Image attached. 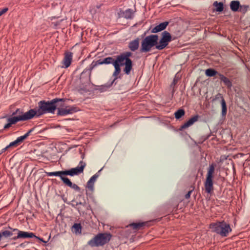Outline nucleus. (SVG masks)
<instances>
[{"label": "nucleus", "mask_w": 250, "mask_h": 250, "mask_svg": "<svg viewBox=\"0 0 250 250\" xmlns=\"http://www.w3.org/2000/svg\"><path fill=\"white\" fill-rule=\"evenodd\" d=\"M132 55V53L131 52L126 51L116 56V62L113 65L115 70L112 77H114V79L111 84H112L118 78H121V66H125L123 71L125 74L128 75L130 74L131 71L133 70V62L130 58Z\"/></svg>", "instance_id": "obj_1"}, {"label": "nucleus", "mask_w": 250, "mask_h": 250, "mask_svg": "<svg viewBox=\"0 0 250 250\" xmlns=\"http://www.w3.org/2000/svg\"><path fill=\"white\" fill-rule=\"evenodd\" d=\"M65 99L55 98L50 101H41L38 103V109H31L29 112L32 115L31 119L34 117H39L45 113H54L57 107L59 106V103L64 102Z\"/></svg>", "instance_id": "obj_2"}, {"label": "nucleus", "mask_w": 250, "mask_h": 250, "mask_svg": "<svg viewBox=\"0 0 250 250\" xmlns=\"http://www.w3.org/2000/svg\"><path fill=\"white\" fill-rule=\"evenodd\" d=\"M115 62H116V59L115 60L111 57L105 58L102 60H99L95 62H93L90 65L89 68L85 69L81 74L80 80L82 84V89H85L87 84L90 82L91 71L95 67L103 64H112L113 65Z\"/></svg>", "instance_id": "obj_3"}, {"label": "nucleus", "mask_w": 250, "mask_h": 250, "mask_svg": "<svg viewBox=\"0 0 250 250\" xmlns=\"http://www.w3.org/2000/svg\"><path fill=\"white\" fill-rule=\"evenodd\" d=\"M85 166V163L82 161H80L79 166L75 168H72L70 169L65 170L47 172V175L48 176H59L62 181L64 182L65 181L64 179L67 178V177H65L64 176L69 175L71 176H74L75 175H78L83 172L84 168Z\"/></svg>", "instance_id": "obj_4"}, {"label": "nucleus", "mask_w": 250, "mask_h": 250, "mask_svg": "<svg viewBox=\"0 0 250 250\" xmlns=\"http://www.w3.org/2000/svg\"><path fill=\"white\" fill-rule=\"evenodd\" d=\"M209 228L212 232L219 234L222 237L227 236L231 231L229 225L224 221L210 224Z\"/></svg>", "instance_id": "obj_5"}, {"label": "nucleus", "mask_w": 250, "mask_h": 250, "mask_svg": "<svg viewBox=\"0 0 250 250\" xmlns=\"http://www.w3.org/2000/svg\"><path fill=\"white\" fill-rule=\"evenodd\" d=\"M158 36L157 35H150L146 37L142 41L140 51L141 53H146L151 51L153 47L157 45L158 41Z\"/></svg>", "instance_id": "obj_6"}, {"label": "nucleus", "mask_w": 250, "mask_h": 250, "mask_svg": "<svg viewBox=\"0 0 250 250\" xmlns=\"http://www.w3.org/2000/svg\"><path fill=\"white\" fill-rule=\"evenodd\" d=\"M111 235L107 233H100L89 240L87 244L91 247L103 246L110 240Z\"/></svg>", "instance_id": "obj_7"}, {"label": "nucleus", "mask_w": 250, "mask_h": 250, "mask_svg": "<svg viewBox=\"0 0 250 250\" xmlns=\"http://www.w3.org/2000/svg\"><path fill=\"white\" fill-rule=\"evenodd\" d=\"M216 166L215 163H212L209 165L208 169L206 178L204 183L205 191L208 193H210L214 189L213 178Z\"/></svg>", "instance_id": "obj_8"}, {"label": "nucleus", "mask_w": 250, "mask_h": 250, "mask_svg": "<svg viewBox=\"0 0 250 250\" xmlns=\"http://www.w3.org/2000/svg\"><path fill=\"white\" fill-rule=\"evenodd\" d=\"M58 115L66 116L76 112L78 110L75 106H66L64 107V102H60L59 106L57 107Z\"/></svg>", "instance_id": "obj_9"}, {"label": "nucleus", "mask_w": 250, "mask_h": 250, "mask_svg": "<svg viewBox=\"0 0 250 250\" xmlns=\"http://www.w3.org/2000/svg\"><path fill=\"white\" fill-rule=\"evenodd\" d=\"M171 41L172 37L170 34L167 31L163 32L159 42L157 41L158 45L156 46V49L159 50L164 49Z\"/></svg>", "instance_id": "obj_10"}, {"label": "nucleus", "mask_w": 250, "mask_h": 250, "mask_svg": "<svg viewBox=\"0 0 250 250\" xmlns=\"http://www.w3.org/2000/svg\"><path fill=\"white\" fill-rule=\"evenodd\" d=\"M31 114L29 112V111H27L24 113V114L14 116L11 118H9L7 119V122H9L11 125H14L16 124L17 122L19 121H25L31 119Z\"/></svg>", "instance_id": "obj_11"}, {"label": "nucleus", "mask_w": 250, "mask_h": 250, "mask_svg": "<svg viewBox=\"0 0 250 250\" xmlns=\"http://www.w3.org/2000/svg\"><path fill=\"white\" fill-rule=\"evenodd\" d=\"M10 229L13 230V231L17 232V236L13 237L12 239L13 240H16L19 238H33L36 237L37 236L35 235V234L32 232H28L26 231H22L19 230L17 229H13L12 228L9 227Z\"/></svg>", "instance_id": "obj_12"}, {"label": "nucleus", "mask_w": 250, "mask_h": 250, "mask_svg": "<svg viewBox=\"0 0 250 250\" xmlns=\"http://www.w3.org/2000/svg\"><path fill=\"white\" fill-rule=\"evenodd\" d=\"M64 57L62 60V63L64 68L68 67L71 63L73 54L71 52L67 51L64 54Z\"/></svg>", "instance_id": "obj_13"}, {"label": "nucleus", "mask_w": 250, "mask_h": 250, "mask_svg": "<svg viewBox=\"0 0 250 250\" xmlns=\"http://www.w3.org/2000/svg\"><path fill=\"white\" fill-rule=\"evenodd\" d=\"M140 44V39L137 38L130 41L128 44V47L132 52H135L138 49Z\"/></svg>", "instance_id": "obj_14"}, {"label": "nucleus", "mask_w": 250, "mask_h": 250, "mask_svg": "<svg viewBox=\"0 0 250 250\" xmlns=\"http://www.w3.org/2000/svg\"><path fill=\"white\" fill-rule=\"evenodd\" d=\"M199 116L198 115L194 116V117L191 118L188 120L187 122L184 124L182 125L181 126L180 128V130H182L185 129L191 125H192L195 122L198 121Z\"/></svg>", "instance_id": "obj_15"}, {"label": "nucleus", "mask_w": 250, "mask_h": 250, "mask_svg": "<svg viewBox=\"0 0 250 250\" xmlns=\"http://www.w3.org/2000/svg\"><path fill=\"white\" fill-rule=\"evenodd\" d=\"M168 23L169 22L168 21H165L160 23L151 30V33H156L164 30L166 28Z\"/></svg>", "instance_id": "obj_16"}, {"label": "nucleus", "mask_w": 250, "mask_h": 250, "mask_svg": "<svg viewBox=\"0 0 250 250\" xmlns=\"http://www.w3.org/2000/svg\"><path fill=\"white\" fill-rule=\"evenodd\" d=\"M99 175L98 173L92 176L87 183L86 188L91 191L94 190V184L96 181Z\"/></svg>", "instance_id": "obj_17"}, {"label": "nucleus", "mask_w": 250, "mask_h": 250, "mask_svg": "<svg viewBox=\"0 0 250 250\" xmlns=\"http://www.w3.org/2000/svg\"><path fill=\"white\" fill-rule=\"evenodd\" d=\"M229 6L231 11L236 12L239 11L240 3L238 0H232L230 2Z\"/></svg>", "instance_id": "obj_18"}, {"label": "nucleus", "mask_w": 250, "mask_h": 250, "mask_svg": "<svg viewBox=\"0 0 250 250\" xmlns=\"http://www.w3.org/2000/svg\"><path fill=\"white\" fill-rule=\"evenodd\" d=\"M65 181L63 182V183L66 185V186H68L69 187L74 189L76 191H80V188L76 184H73L71 181L67 178L66 179H64Z\"/></svg>", "instance_id": "obj_19"}, {"label": "nucleus", "mask_w": 250, "mask_h": 250, "mask_svg": "<svg viewBox=\"0 0 250 250\" xmlns=\"http://www.w3.org/2000/svg\"><path fill=\"white\" fill-rule=\"evenodd\" d=\"M218 76L221 81L223 82L228 87H230L231 86V82L228 78L221 74H218Z\"/></svg>", "instance_id": "obj_20"}, {"label": "nucleus", "mask_w": 250, "mask_h": 250, "mask_svg": "<svg viewBox=\"0 0 250 250\" xmlns=\"http://www.w3.org/2000/svg\"><path fill=\"white\" fill-rule=\"evenodd\" d=\"M213 6L215 7V10L217 12H222L224 9V4L222 2L215 1L213 3Z\"/></svg>", "instance_id": "obj_21"}, {"label": "nucleus", "mask_w": 250, "mask_h": 250, "mask_svg": "<svg viewBox=\"0 0 250 250\" xmlns=\"http://www.w3.org/2000/svg\"><path fill=\"white\" fill-rule=\"evenodd\" d=\"M72 231L76 234H81V225L80 223H75L72 227Z\"/></svg>", "instance_id": "obj_22"}, {"label": "nucleus", "mask_w": 250, "mask_h": 250, "mask_svg": "<svg viewBox=\"0 0 250 250\" xmlns=\"http://www.w3.org/2000/svg\"><path fill=\"white\" fill-rule=\"evenodd\" d=\"M133 13L132 10L128 9L123 13V16L126 19H131L133 17Z\"/></svg>", "instance_id": "obj_23"}, {"label": "nucleus", "mask_w": 250, "mask_h": 250, "mask_svg": "<svg viewBox=\"0 0 250 250\" xmlns=\"http://www.w3.org/2000/svg\"><path fill=\"white\" fill-rule=\"evenodd\" d=\"M13 232L14 231H13V230L11 229H10V230H5L1 231L0 232V241L1 240V238L2 236L5 238H7L12 236Z\"/></svg>", "instance_id": "obj_24"}, {"label": "nucleus", "mask_w": 250, "mask_h": 250, "mask_svg": "<svg viewBox=\"0 0 250 250\" xmlns=\"http://www.w3.org/2000/svg\"><path fill=\"white\" fill-rule=\"evenodd\" d=\"M219 74L217 71L212 68H208L206 70L205 74L208 77H213Z\"/></svg>", "instance_id": "obj_25"}, {"label": "nucleus", "mask_w": 250, "mask_h": 250, "mask_svg": "<svg viewBox=\"0 0 250 250\" xmlns=\"http://www.w3.org/2000/svg\"><path fill=\"white\" fill-rule=\"evenodd\" d=\"M145 225V223H133L130 224L129 226L132 228L133 229L138 230L142 228Z\"/></svg>", "instance_id": "obj_26"}, {"label": "nucleus", "mask_w": 250, "mask_h": 250, "mask_svg": "<svg viewBox=\"0 0 250 250\" xmlns=\"http://www.w3.org/2000/svg\"><path fill=\"white\" fill-rule=\"evenodd\" d=\"M23 142V140H22V138H21V137H19L17 138V139L10 143V146H11V147H16L21 144Z\"/></svg>", "instance_id": "obj_27"}, {"label": "nucleus", "mask_w": 250, "mask_h": 250, "mask_svg": "<svg viewBox=\"0 0 250 250\" xmlns=\"http://www.w3.org/2000/svg\"><path fill=\"white\" fill-rule=\"evenodd\" d=\"M221 104L222 106V116H225L227 112V108L226 102L224 98H222Z\"/></svg>", "instance_id": "obj_28"}, {"label": "nucleus", "mask_w": 250, "mask_h": 250, "mask_svg": "<svg viewBox=\"0 0 250 250\" xmlns=\"http://www.w3.org/2000/svg\"><path fill=\"white\" fill-rule=\"evenodd\" d=\"M185 114V110L183 109H179L177 111H176L175 113V117L176 119H179L182 116H183Z\"/></svg>", "instance_id": "obj_29"}, {"label": "nucleus", "mask_w": 250, "mask_h": 250, "mask_svg": "<svg viewBox=\"0 0 250 250\" xmlns=\"http://www.w3.org/2000/svg\"><path fill=\"white\" fill-rule=\"evenodd\" d=\"M249 5H240V7H239V11L242 13H246L248 9H249Z\"/></svg>", "instance_id": "obj_30"}, {"label": "nucleus", "mask_w": 250, "mask_h": 250, "mask_svg": "<svg viewBox=\"0 0 250 250\" xmlns=\"http://www.w3.org/2000/svg\"><path fill=\"white\" fill-rule=\"evenodd\" d=\"M24 113H23V111L22 109H21L20 108H18L16 109V110L15 111H14L12 115V116H14L15 115H18V116L19 115H22V114H24Z\"/></svg>", "instance_id": "obj_31"}, {"label": "nucleus", "mask_w": 250, "mask_h": 250, "mask_svg": "<svg viewBox=\"0 0 250 250\" xmlns=\"http://www.w3.org/2000/svg\"><path fill=\"white\" fill-rule=\"evenodd\" d=\"M33 128L30 129L26 133H25L24 135L21 136V138H22V140L24 141L25 140L30 134V133L33 131Z\"/></svg>", "instance_id": "obj_32"}, {"label": "nucleus", "mask_w": 250, "mask_h": 250, "mask_svg": "<svg viewBox=\"0 0 250 250\" xmlns=\"http://www.w3.org/2000/svg\"><path fill=\"white\" fill-rule=\"evenodd\" d=\"M8 9L7 7H5L0 11V16L6 13L8 11Z\"/></svg>", "instance_id": "obj_33"}, {"label": "nucleus", "mask_w": 250, "mask_h": 250, "mask_svg": "<svg viewBox=\"0 0 250 250\" xmlns=\"http://www.w3.org/2000/svg\"><path fill=\"white\" fill-rule=\"evenodd\" d=\"M222 98H224L222 96V94H220V93H218V94H217L216 95L215 98V100H217V99H221V101H222Z\"/></svg>", "instance_id": "obj_34"}, {"label": "nucleus", "mask_w": 250, "mask_h": 250, "mask_svg": "<svg viewBox=\"0 0 250 250\" xmlns=\"http://www.w3.org/2000/svg\"><path fill=\"white\" fill-rule=\"evenodd\" d=\"M192 190L189 191L186 195H185V198L186 199H189L190 197L191 193H192Z\"/></svg>", "instance_id": "obj_35"}, {"label": "nucleus", "mask_w": 250, "mask_h": 250, "mask_svg": "<svg viewBox=\"0 0 250 250\" xmlns=\"http://www.w3.org/2000/svg\"><path fill=\"white\" fill-rule=\"evenodd\" d=\"M11 125L8 122L4 126V127H3V129H7L9 128H10L11 126Z\"/></svg>", "instance_id": "obj_36"}, {"label": "nucleus", "mask_w": 250, "mask_h": 250, "mask_svg": "<svg viewBox=\"0 0 250 250\" xmlns=\"http://www.w3.org/2000/svg\"><path fill=\"white\" fill-rule=\"evenodd\" d=\"M177 83V79L176 78H175L174 79L173 81V83H173L174 84H176Z\"/></svg>", "instance_id": "obj_37"}, {"label": "nucleus", "mask_w": 250, "mask_h": 250, "mask_svg": "<svg viewBox=\"0 0 250 250\" xmlns=\"http://www.w3.org/2000/svg\"><path fill=\"white\" fill-rule=\"evenodd\" d=\"M11 147V146H10V144H9V145L6 146L5 147H4V149H5V151H6L7 150H8V148H9Z\"/></svg>", "instance_id": "obj_38"}, {"label": "nucleus", "mask_w": 250, "mask_h": 250, "mask_svg": "<svg viewBox=\"0 0 250 250\" xmlns=\"http://www.w3.org/2000/svg\"><path fill=\"white\" fill-rule=\"evenodd\" d=\"M11 147V146H10V144H9V145L6 146L5 147H4V149H5V151H6L7 150H8V148H9Z\"/></svg>", "instance_id": "obj_39"}, {"label": "nucleus", "mask_w": 250, "mask_h": 250, "mask_svg": "<svg viewBox=\"0 0 250 250\" xmlns=\"http://www.w3.org/2000/svg\"><path fill=\"white\" fill-rule=\"evenodd\" d=\"M5 151H6L5 150V149L4 148H2L0 151V155L3 153V152H4Z\"/></svg>", "instance_id": "obj_40"}, {"label": "nucleus", "mask_w": 250, "mask_h": 250, "mask_svg": "<svg viewBox=\"0 0 250 250\" xmlns=\"http://www.w3.org/2000/svg\"><path fill=\"white\" fill-rule=\"evenodd\" d=\"M79 205H83V204L82 202H77L76 204V206H78Z\"/></svg>", "instance_id": "obj_41"}]
</instances>
